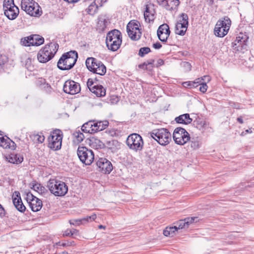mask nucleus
<instances>
[{"label": "nucleus", "instance_id": "39448f33", "mask_svg": "<svg viewBox=\"0 0 254 254\" xmlns=\"http://www.w3.org/2000/svg\"><path fill=\"white\" fill-rule=\"evenodd\" d=\"M150 136L161 145L165 146L171 141L172 136L169 130L165 128L153 129Z\"/></svg>", "mask_w": 254, "mask_h": 254}, {"label": "nucleus", "instance_id": "052dcab7", "mask_svg": "<svg viewBox=\"0 0 254 254\" xmlns=\"http://www.w3.org/2000/svg\"><path fill=\"white\" fill-rule=\"evenodd\" d=\"M157 1L159 4L164 5L165 4V2L166 0H157Z\"/></svg>", "mask_w": 254, "mask_h": 254}, {"label": "nucleus", "instance_id": "2f4dec72", "mask_svg": "<svg viewBox=\"0 0 254 254\" xmlns=\"http://www.w3.org/2000/svg\"><path fill=\"white\" fill-rule=\"evenodd\" d=\"M177 231V228L175 226L173 227H166L163 231V234L165 236H173L175 232Z\"/></svg>", "mask_w": 254, "mask_h": 254}, {"label": "nucleus", "instance_id": "cd10ccee", "mask_svg": "<svg viewBox=\"0 0 254 254\" xmlns=\"http://www.w3.org/2000/svg\"><path fill=\"white\" fill-rule=\"evenodd\" d=\"M31 210L34 212L39 211L42 207V202L38 198L34 199L32 202L29 204Z\"/></svg>", "mask_w": 254, "mask_h": 254}, {"label": "nucleus", "instance_id": "9b49d317", "mask_svg": "<svg viewBox=\"0 0 254 254\" xmlns=\"http://www.w3.org/2000/svg\"><path fill=\"white\" fill-rule=\"evenodd\" d=\"M77 155L80 160L86 165H90L94 159V154L92 150L83 146H79Z\"/></svg>", "mask_w": 254, "mask_h": 254}, {"label": "nucleus", "instance_id": "0eeeda50", "mask_svg": "<svg viewBox=\"0 0 254 254\" xmlns=\"http://www.w3.org/2000/svg\"><path fill=\"white\" fill-rule=\"evenodd\" d=\"M231 25V21L228 16H224L217 22L214 32L215 35L219 37L226 35Z\"/></svg>", "mask_w": 254, "mask_h": 254}, {"label": "nucleus", "instance_id": "c03bdc74", "mask_svg": "<svg viewBox=\"0 0 254 254\" xmlns=\"http://www.w3.org/2000/svg\"><path fill=\"white\" fill-rule=\"evenodd\" d=\"M96 218V215L95 214H93L92 215L89 216H87L85 217L82 218V222H92Z\"/></svg>", "mask_w": 254, "mask_h": 254}, {"label": "nucleus", "instance_id": "72a5a7b5", "mask_svg": "<svg viewBox=\"0 0 254 254\" xmlns=\"http://www.w3.org/2000/svg\"><path fill=\"white\" fill-rule=\"evenodd\" d=\"M98 7L93 1L86 9L87 12L90 15H94L98 10Z\"/></svg>", "mask_w": 254, "mask_h": 254}, {"label": "nucleus", "instance_id": "f03ea898", "mask_svg": "<svg viewBox=\"0 0 254 254\" xmlns=\"http://www.w3.org/2000/svg\"><path fill=\"white\" fill-rule=\"evenodd\" d=\"M59 48L57 43H50L41 49L37 54V59L39 62L46 63L51 60L55 56Z\"/></svg>", "mask_w": 254, "mask_h": 254}, {"label": "nucleus", "instance_id": "b1692460", "mask_svg": "<svg viewBox=\"0 0 254 254\" xmlns=\"http://www.w3.org/2000/svg\"><path fill=\"white\" fill-rule=\"evenodd\" d=\"M6 160L10 163L18 164L21 163L23 160V156L18 154L11 153L6 157Z\"/></svg>", "mask_w": 254, "mask_h": 254}, {"label": "nucleus", "instance_id": "c85d7f7f", "mask_svg": "<svg viewBox=\"0 0 254 254\" xmlns=\"http://www.w3.org/2000/svg\"><path fill=\"white\" fill-rule=\"evenodd\" d=\"M93 124V120L89 121L84 124L81 127L82 131L84 133L90 134L94 133Z\"/></svg>", "mask_w": 254, "mask_h": 254}, {"label": "nucleus", "instance_id": "c756f323", "mask_svg": "<svg viewBox=\"0 0 254 254\" xmlns=\"http://www.w3.org/2000/svg\"><path fill=\"white\" fill-rule=\"evenodd\" d=\"M91 89V92L98 97H103L106 95V90L102 85H95Z\"/></svg>", "mask_w": 254, "mask_h": 254}, {"label": "nucleus", "instance_id": "9d476101", "mask_svg": "<svg viewBox=\"0 0 254 254\" xmlns=\"http://www.w3.org/2000/svg\"><path fill=\"white\" fill-rule=\"evenodd\" d=\"M63 139V132L60 129L54 130L48 138V146L54 150L61 149Z\"/></svg>", "mask_w": 254, "mask_h": 254}, {"label": "nucleus", "instance_id": "4c0bfd02", "mask_svg": "<svg viewBox=\"0 0 254 254\" xmlns=\"http://www.w3.org/2000/svg\"><path fill=\"white\" fill-rule=\"evenodd\" d=\"M150 52V49L149 47H142L139 49L138 55L141 57H143Z\"/></svg>", "mask_w": 254, "mask_h": 254}, {"label": "nucleus", "instance_id": "de8ad7c7", "mask_svg": "<svg viewBox=\"0 0 254 254\" xmlns=\"http://www.w3.org/2000/svg\"><path fill=\"white\" fill-rule=\"evenodd\" d=\"M69 223L71 225H79L80 224L83 223V222L82 219H79L70 220Z\"/></svg>", "mask_w": 254, "mask_h": 254}, {"label": "nucleus", "instance_id": "473e14b6", "mask_svg": "<svg viewBox=\"0 0 254 254\" xmlns=\"http://www.w3.org/2000/svg\"><path fill=\"white\" fill-rule=\"evenodd\" d=\"M32 189L40 194H44L47 191L45 188L39 183L34 184Z\"/></svg>", "mask_w": 254, "mask_h": 254}, {"label": "nucleus", "instance_id": "338daca9", "mask_svg": "<svg viewBox=\"0 0 254 254\" xmlns=\"http://www.w3.org/2000/svg\"><path fill=\"white\" fill-rule=\"evenodd\" d=\"M246 131L247 132H250L249 130H248V129L246 130Z\"/></svg>", "mask_w": 254, "mask_h": 254}, {"label": "nucleus", "instance_id": "49530a36", "mask_svg": "<svg viewBox=\"0 0 254 254\" xmlns=\"http://www.w3.org/2000/svg\"><path fill=\"white\" fill-rule=\"evenodd\" d=\"M35 139L37 140L39 143H42L45 140V137L42 134H36L35 135Z\"/></svg>", "mask_w": 254, "mask_h": 254}, {"label": "nucleus", "instance_id": "c9c22d12", "mask_svg": "<svg viewBox=\"0 0 254 254\" xmlns=\"http://www.w3.org/2000/svg\"><path fill=\"white\" fill-rule=\"evenodd\" d=\"M73 135L75 137L77 140V141L79 143L82 141L85 138V136L83 133L80 132L79 130L76 131L74 132Z\"/></svg>", "mask_w": 254, "mask_h": 254}, {"label": "nucleus", "instance_id": "f257e3e1", "mask_svg": "<svg viewBox=\"0 0 254 254\" xmlns=\"http://www.w3.org/2000/svg\"><path fill=\"white\" fill-rule=\"evenodd\" d=\"M78 58V54L75 51H71L64 54L59 59L57 66L62 70H69L73 67Z\"/></svg>", "mask_w": 254, "mask_h": 254}, {"label": "nucleus", "instance_id": "a19ab883", "mask_svg": "<svg viewBox=\"0 0 254 254\" xmlns=\"http://www.w3.org/2000/svg\"><path fill=\"white\" fill-rule=\"evenodd\" d=\"M197 221V217H187L185 218V221L187 224V227H188L189 226L194 222H196Z\"/></svg>", "mask_w": 254, "mask_h": 254}, {"label": "nucleus", "instance_id": "6ab92c4d", "mask_svg": "<svg viewBox=\"0 0 254 254\" xmlns=\"http://www.w3.org/2000/svg\"><path fill=\"white\" fill-rule=\"evenodd\" d=\"M248 38L246 35H239L236 37L233 44V47L237 51L246 49L247 48V40Z\"/></svg>", "mask_w": 254, "mask_h": 254}, {"label": "nucleus", "instance_id": "3c124183", "mask_svg": "<svg viewBox=\"0 0 254 254\" xmlns=\"http://www.w3.org/2000/svg\"><path fill=\"white\" fill-rule=\"evenodd\" d=\"M5 211L3 207L2 206V205L0 204V216L1 217H3L5 216Z\"/></svg>", "mask_w": 254, "mask_h": 254}, {"label": "nucleus", "instance_id": "774afa93", "mask_svg": "<svg viewBox=\"0 0 254 254\" xmlns=\"http://www.w3.org/2000/svg\"><path fill=\"white\" fill-rule=\"evenodd\" d=\"M236 108H237V109H239V107H235Z\"/></svg>", "mask_w": 254, "mask_h": 254}, {"label": "nucleus", "instance_id": "6e6552de", "mask_svg": "<svg viewBox=\"0 0 254 254\" xmlns=\"http://www.w3.org/2000/svg\"><path fill=\"white\" fill-rule=\"evenodd\" d=\"M21 7L27 14L32 16L41 15L40 6L38 3L33 0H21Z\"/></svg>", "mask_w": 254, "mask_h": 254}, {"label": "nucleus", "instance_id": "ea45409f", "mask_svg": "<svg viewBox=\"0 0 254 254\" xmlns=\"http://www.w3.org/2000/svg\"><path fill=\"white\" fill-rule=\"evenodd\" d=\"M204 80H201L200 82L198 83V85H200L199 91L202 93H205L208 88V86L205 82H203Z\"/></svg>", "mask_w": 254, "mask_h": 254}, {"label": "nucleus", "instance_id": "f3484780", "mask_svg": "<svg viewBox=\"0 0 254 254\" xmlns=\"http://www.w3.org/2000/svg\"><path fill=\"white\" fill-rule=\"evenodd\" d=\"M99 171L105 174H109L113 170L112 163L106 158H101L96 163Z\"/></svg>", "mask_w": 254, "mask_h": 254}, {"label": "nucleus", "instance_id": "79ce46f5", "mask_svg": "<svg viewBox=\"0 0 254 254\" xmlns=\"http://www.w3.org/2000/svg\"><path fill=\"white\" fill-rule=\"evenodd\" d=\"M154 62V61L153 60H150L149 61L144 63L143 64H139V67L142 69H147V65H151V66H152V64H153Z\"/></svg>", "mask_w": 254, "mask_h": 254}, {"label": "nucleus", "instance_id": "bb28decb", "mask_svg": "<svg viewBox=\"0 0 254 254\" xmlns=\"http://www.w3.org/2000/svg\"><path fill=\"white\" fill-rule=\"evenodd\" d=\"M179 4V0H166L164 5L167 10H173L176 9Z\"/></svg>", "mask_w": 254, "mask_h": 254}, {"label": "nucleus", "instance_id": "dca6fc26", "mask_svg": "<svg viewBox=\"0 0 254 254\" xmlns=\"http://www.w3.org/2000/svg\"><path fill=\"white\" fill-rule=\"evenodd\" d=\"M63 90L66 93L74 95L80 92V86L79 83L73 80H67L64 82Z\"/></svg>", "mask_w": 254, "mask_h": 254}, {"label": "nucleus", "instance_id": "0e129e2a", "mask_svg": "<svg viewBox=\"0 0 254 254\" xmlns=\"http://www.w3.org/2000/svg\"><path fill=\"white\" fill-rule=\"evenodd\" d=\"M60 254H68V253L64 251V252H62V253Z\"/></svg>", "mask_w": 254, "mask_h": 254}, {"label": "nucleus", "instance_id": "7ed1b4c3", "mask_svg": "<svg viewBox=\"0 0 254 254\" xmlns=\"http://www.w3.org/2000/svg\"><path fill=\"white\" fill-rule=\"evenodd\" d=\"M50 192L56 196H64L68 191V187L63 181L50 179L47 183Z\"/></svg>", "mask_w": 254, "mask_h": 254}, {"label": "nucleus", "instance_id": "ddd939ff", "mask_svg": "<svg viewBox=\"0 0 254 254\" xmlns=\"http://www.w3.org/2000/svg\"><path fill=\"white\" fill-rule=\"evenodd\" d=\"M173 138L175 142L183 145L190 139L189 133L182 127H177L174 131Z\"/></svg>", "mask_w": 254, "mask_h": 254}, {"label": "nucleus", "instance_id": "6e6d98bb", "mask_svg": "<svg viewBox=\"0 0 254 254\" xmlns=\"http://www.w3.org/2000/svg\"><path fill=\"white\" fill-rule=\"evenodd\" d=\"M153 47L154 48H155L156 49H159L162 47V45H161V44L160 43L157 42L155 44H153Z\"/></svg>", "mask_w": 254, "mask_h": 254}, {"label": "nucleus", "instance_id": "5701e85b", "mask_svg": "<svg viewBox=\"0 0 254 254\" xmlns=\"http://www.w3.org/2000/svg\"><path fill=\"white\" fill-rule=\"evenodd\" d=\"M93 129L94 132H95L103 130L109 126V122L105 121H95L93 120Z\"/></svg>", "mask_w": 254, "mask_h": 254}, {"label": "nucleus", "instance_id": "69168bd1", "mask_svg": "<svg viewBox=\"0 0 254 254\" xmlns=\"http://www.w3.org/2000/svg\"><path fill=\"white\" fill-rule=\"evenodd\" d=\"M10 141H11V142H12V143L13 145L14 144H15V143H14V142L12 141L11 140H10Z\"/></svg>", "mask_w": 254, "mask_h": 254}, {"label": "nucleus", "instance_id": "8fccbe9b", "mask_svg": "<svg viewBox=\"0 0 254 254\" xmlns=\"http://www.w3.org/2000/svg\"><path fill=\"white\" fill-rule=\"evenodd\" d=\"M87 85L91 91L92 89L91 88H93V87L95 85H94V82L92 79H89L88 80Z\"/></svg>", "mask_w": 254, "mask_h": 254}, {"label": "nucleus", "instance_id": "a878e982", "mask_svg": "<svg viewBox=\"0 0 254 254\" xmlns=\"http://www.w3.org/2000/svg\"><path fill=\"white\" fill-rule=\"evenodd\" d=\"M175 121L177 123L179 124L188 125L190 124L192 122V120L190 118L189 114H185L176 117L175 118Z\"/></svg>", "mask_w": 254, "mask_h": 254}, {"label": "nucleus", "instance_id": "393cba45", "mask_svg": "<svg viewBox=\"0 0 254 254\" xmlns=\"http://www.w3.org/2000/svg\"><path fill=\"white\" fill-rule=\"evenodd\" d=\"M189 22H186L185 24L177 22L175 26V33L180 35H184L187 30Z\"/></svg>", "mask_w": 254, "mask_h": 254}, {"label": "nucleus", "instance_id": "4be33fe9", "mask_svg": "<svg viewBox=\"0 0 254 254\" xmlns=\"http://www.w3.org/2000/svg\"><path fill=\"white\" fill-rule=\"evenodd\" d=\"M204 78H206L207 81H209L210 80V78L209 76H204L203 77L198 78L193 81H189L184 82L183 83L182 85L186 88H195L198 86V83L200 82L201 80H204Z\"/></svg>", "mask_w": 254, "mask_h": 254}, {"label": "nucleus", "instance_id": "412c9836", "mask_svg": "<svg viewBox=\"0 0 254 254\" xmlns=\"http://www.w3.org/2000/svg\"><path fill=\"white\" fill-rule=\"evenodd\" d=\"M12 200L13 204L18 211L22 212L25 210L26 207L22 203L20 193L18 191L14 192L12 196Z\"/></svg>", "mask_w": 254, "mask_h": 254}, {"label": "nucleus", "instance_id": "7c9ffc66", "mask_svg": "<svg viewBox=\"0 0 254 254\" xmlns=\"http://www.w3.org/2000/svg\"><path fill=\"white\" fill-rule=\"evenodd\" d=\"M193 125L198 129L201 130L205 128L206 126V122L201 118H197L193 122Z\"/></svg>", "mask_w": 254, "mask_h": 254}, {"label": "nucleus", "instance_id": "aec40b11", "mask_svg": "<svg viewBox=\"0 0 254 254\" xmlns=\"http://www.w3.org/2000/svg\"><path fill=\"white\" fill-rule=\"evenodd\" d=\"M170 34L169 27L167 24L161 25L157 30V36L159 40L163 42H166Z\"/></svg>", "mask_w": 254, "mask_h": 254}, {"label": "nucleus", "instance_id": "37998d69", "mask_svg": "<svg viewBox=\"0 0 254 254\" xmlns=\"http://www.w3.org/2000/svg\"><path fill=\"white\" fill-rule=\"evenodd\" d=\"M186 22H188V16L187 14L182 13L180 17V19L177 22L185 24Z\"/></svg>", "mask_w": 254, "mask_h": 254}, {"label": "nucleus", "instance_id": "a211bd4d", "mask_svg": "<svg viewBox=\"0 0 254 254\" xmlns=\"http://www.w3.org/2000/svg\"><path fill=\"white\" fill-rule=\"evenodd\" d=\"M155 5L151 3L145 5V10L144 12V17L146 22H153L155 18Z\"/></svg>", "mask_w": 254, "mask_h": 254}, {"label": "nucleus", "instance_id": "4468645a", "mask_svg": "<svg viewBox=\"0 0 254 254\" xmlns=\"http://www.w3.org/2000/svg\"><path fill=\"white\" fill-rule=\"evenodd\" d=\"M127 31L128 36L132 40L137 41L141 37V32L137 22L130 21L127 26Z\"/></svg>", "mask_w": 254, "mask_h": 254}, {"label": "nucleus", "instance_id": "864d4df0", "mask_svg": "<svg viewBox=\"0 0 254 254\" xmlns=\"http://www.w3.org/2000/svg\"><path fill=\"white\" fill-rule=\"evenodd\" d=\"M6 62V58L5 57L0 55V65L4 64Z\"/></svg>", "mask_w": 254, "mask_h": 254}, {"label": "nucleus", "instance_id": "4d7b16f0", "mask_svg": "<svg viewBox=\"0 0 254 254\" xmlns=\"http://www.w3.org/2000/svg\"><path fill=\"white\" fill-rule=\"evenodd\" d=\"M184 66L186 67L189 69V70H190L191 69V65L188 62H185L184 63Z\"/></svg>", "mask_w": 254, "mask_h": 254}, {"label": "nucleus", "instance_id": "603ef678", "mask_svg": "<svg viewBox=\"0 0 254 254\" xmlns=\"http://www.w3.org/2000/svg\"><path fill=\"white\" fill-rule=\"evenodd\" d=\"M57 246H63V247H66V246H69L71 245V243H61V242H58L56 244Z\"/></svg>", "mask_w": 254, "mask_h": 254}, {"label": "nucleus", "instance_id": "13d9d810", "mask_svg": "<svg viewBox=\"0 0 254 254\" xmlns=\"http://www.w3.org/2000/svg\"><path fill=\"white\" fill-rule=\"evenodd\" d=\"M71 233H72V236L73 235H77L78 234V231L76 229H73L71 230Z\"/></svg>", "mask_w": 254, "mask_h": 254}, {"label": "nucleus", "instance_id": "09e8293b", "mask_svg": "<svg viewBox=\"0 0 254 254\" xmlns=\"http://www.w3.org/2000/svg\"><path fill=\"white\" fill-rule=\"evenodd\" d=\"M106 1L107 0H94V3L99 7H101Z\"/></svg>", "mask_w": 254, "mask_h": 254}, {"label": "nucleus", "instance_id": "e2e57ef3", "mask_svg": "<svg viewBox=\"0 0 254 254\" xmlns=\"http://www.w3.org/2000/svg\"><path fill=\"white\" fill-rule=\"evenodd\" d=\"M99 228L100 229H101V228H105V227H104V226H103V225H99Z\"/></svg>", "mask_w": 254, "mask_h": 254}, {"label": "nucleus", "instance_id": "f8f14e48", "mask_svg": "<svg viewBox=\"0 0 254 254\" xmlns=\"http://www.w3.org/2000/svg\"><path fill=\"white\" fill-rule=\"evenodd\" d=\"M126 142L130 149L136 151L141 150L143 146V141L141 136L136 133H133L129 135Z\"/></svg>", "mask_w": 254, "mask_h": 254}, {"label": "nucleus", "instance_id": "a18cd8bd", "mask_svg": "<svg viewBox=\"0 0 254 254\" xmlns=\"http://www.w3.org/2000/svg\"><path fill=\"white\" fill-rule=\"evenodd\" d=\"M37 197L33 195L31 192L27 193L26 200L29 204L31 202H32L34 199H35Z\"/></svg>", "mask_w": 254, "mask_h": 254}, {"label": "nucleus", "instance_id": "58836bf2", "mask_svg": "<svg viewBox=\"0 0 254 254\" xmlns=\"http://www.w3.org/2000/svg\"><path fill=\"white\" fill-rule=\"evenodd\" d=\"M175 226L177 227V230L178 229H182L183 228H187V224L185 221V219L179 220L177 223V225Z\"/></svg>", "mask_w": 254, "mask_h": 254}, {"label": "nucleus", "instance_id": "423d86ee", "mask_svg": "<svg viewBox=\"0 0 254 254\" xmlns=\"http://www.w3.org/2000/svg\"><path fill=\"white\" fill-rule=\"evenodd\" d=\"M85 64L88 69L94 73L104 75L106 72L105 65L101 61L95 58L89 57L87 58Z\"/></svg>", "mask_w": 254, "mask_h": 254}, {"label": "nucleus", "instance_id": "e433bc0d", "mask_svg": "<svg viewBox=\"0 0 254 254\" xmlns=\"http://www.w3.org/2000/svg\"><path fill=\"white\" fill-rule=\"evenodd\" d=\"M0 146L4 148H10V143L4 137H0Z\"/></svg>", "mask_w": 254, "mask_h": 254}, {"label": "nucleus", "instance_id": "1a4fd4ad", "mask_svg": "<svg viewBox=\"0 0 254 254\" xmlns=\"http://www.w3.org/2000/svg\"><path fill=\"white\" fill-rule=\"evenodd\" d=\"M3 8L4 15L10 20L15 19L19 12L18 7L14 3V0H4Z\"/></svg>", "mask_w": 254, "mask_h": 254}, {"label": "nucleus", "instance_id": "bf43d9fd", "mask_svg": "<svg viewBox=\"0 0 254 254\" xmlns=\"http://www.w3.org/2000/svg\"><path fill=\"white\" fill-rule=\"evenodd\" d=\"M158 65H161L164 64V61L162 59H159L157 61Z\"/></svg>", "mask_w": 254, "mask_h": 254}, {"label": "nucleus", "instance_id": "20e7f679", "mask_svg": "<svg viewBox=\"0 0 254 254\" xmlns=\"http://www.w3.org/2000/svg\"><path fill=\"white\" fill-rule=\"evenodd\" d=\"M106 43L109 50L116 51L122 43L121 33L118 30L114 29L109 32L106 37Z\"/></svg>", "mask_w": 254, "mask_h": 254}, {"label": "nucleus", "instance_id": "5fc2aeb1", "mask_svg": "<svg viewBox=\"0 0 254 254\" xmlns=\"http://www.w3.org/2000/svg\"><path fill=\"white\" fill-rule=\"evenodd\" d=\"M63 235L64 236H72L71 230H66Z\"/></svg>", "mask_w": 254, "mask_h": 254}, {"label": "nucleus", "instance_id": "f704fd0d", "mask_svg": "<svg viewBox=\"0 0 254 254\" xmlns=\"http://www.w3.org/2000/svg\"><path fill=\"white\" fill-rule=\"evenodd\" d=\"M190 146L193 149H196L199 147L200 142L198 137L191 139Z\"/></svg>", "mask_w": 254, "mask_h": 254}, {"label": "nucleus", "instance_id": "2eb2a0df", "mask_svg": "<svg viewBox=\"0 0 254 254\" xmlns=\"http://www.w3.org/2000/svg\"><path fill=\"white\" fill-rule=\"evenodd\" d=\"M20 42L25 46H38L44 43V39L39 35H33L22 38Z\"/></svg>", "mask_w": 254, "mask_h": 254}, {"label": "nucleus", "instance_id": "680f3d73", "mask_svg": "<svg viewBox=\"0 0 254 254\" xmlns=\"http://www.w3.org/2000/svg\"><path fill=\"white\" fill-rule=\"evenodd\" d=\"M237 121L240 123V124H243V119L242 118V117H240L239 118H237Z\"/></svg>", "mask_w": 254, "mask_h": 254}]
</instances>
